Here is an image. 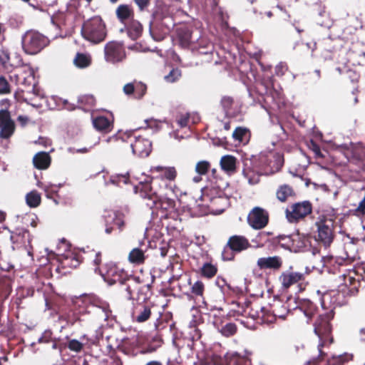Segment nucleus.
<instances>
[{
  "label": "nucleus",
  "instance_id": "obj_44",
  "mask_svg": "<svg viewBox=\"0 0 365 365\" xmlns=\"http://www.w3.org/2000/svg\"><path fill=\"white\" fill-rule=\"evenodd\" d=\"M26 202L30 207H37L41 202V197L37 190H32L26 194Z\"/></svg>",
  "mask_w": 365,
  "mask_h": 365
},
{
  "label": "nucleus",
  "instance_id": "obj_30",
  "mask_svg": "<svg viewBox=\"0 0 365 365\" xmlns=\"http://www.w3.org/2000/svg\"><path fill=\"white\" fill-rule=\"evenodd\" d=\"M115 15L120 22L127 24L134 19V11L132 6L120 4L115 9Z\"/></svg>",
  "mask_w": 365,
  "mask_h": 365
},
{
  "label": "nucleus",
  "instance_id": "obj_46",
  "mask_svg": "<svg viewBox=\"0 0 365 365\" xmlns=\"http://www.w3.org/2000/svg\"><path fill=\"white\" fill-rule=\"evenodd\" d=\"M52 23L56 25L60 30L67 29L68 16L64 13H60L53 16L51 19Z\"/></svg>",
  "mask_w": 365,
  "mask_h": 365
},
{
  "label": "nucleus",
  "instance_id": "obj_19",
  "mask_svg": "<svg viewBox=\"0 0 365 365\" xmlns=\"http://www.w3.org/2000/svg\"><path fill=\"white\" fill-rule=\"evenodd\" d=\"M154 303H132L131 317L133 321L143 323L148 321L151 315Z\"/></svg>",
  "mask_w": 365,
  "mask_h": 365
},
{
  "label": "nucleus",
  "instance_id": "obj_60",
  "mask_svg": "<svg viewBox=\"0 0 365 365\" xmlns=\"http://www.w3.org/2000/svg\"><path fill=\"white\" fill-rule=\"evenodd\" d=\"M67 347L71 351L80 352L83 348V344L76 339H71L68 341Z\"/></svg>",
  "mask_w": 365,
  "mask_h": 365
},
{
  "label": "nucleus",
  "instance_id": "obj_55",
  "mask_svg": "<svg viewBox=\"0 0 365 365\" xmlns=\"http://www.w3.org/2000/svg\"><path fill=\"white\" fill-rule=\"evenodd\" d=\"M110 181L112 184L119 186L120 183L127 184L129 181L128 174L117 175L110 177Z\"/></svg>",
  "mask_w": 365,
  "mask_h": 365
},
{
  "label": "nucleus",
  "instance_id": "obj_37",
  "mask_svg": "<svg viewBox=\"0 0 365 365\" xmlns=\"http://www.w3.org/2000/svg\"><path fill=\"white\" fill-rule=\"evenodd\" d=\"M294 240L290 235H279L269 240L268 242L273 246L279 245L286 250H292L294 248Z\"/></svg>",
  "mask_w": 365,
  "mask_h": 365
},
{
  "label": "nucleus",
  "instance_id": "obj_7",
  "mask_svg": "<svg viewBox=\"0 0 365 365\" xmlns=\"http://www.w3.org/2000/svg\"><path fill=\"white\" fill-rule=\"evenodd\" d=\"M117 142L123 152H131L140 158H145L149 155L152 150L151 142L145 138L140 135L135 137L134 140L131 136H126V139H117Z\"/></svg>",
  "mask_w": 365,
  "mask_h": 365
},
{
  "label": "nucleus",
  "instance_id": "obj_49",
  "mask_svg": "<svg viewBox=\"0 0 365 365\" xmlns=\"http://www.w3.org/2000/svg\"><path fill=\"white\" fill-rule=\"evenodd\" d=\"M62 264L63 267L76 268L80 265L81 260L79 259L78 255L71 254L70 255L66 256V257L63 261Z\"/></svg>",
  "mask_w": 365,
  "mask_h": 365
},
{
  "label": "nucleus",
  "instance_id": "obj_27",
  "mask_svg": "<svg viewBox=\"0 0 365 365\" xmlns=\"http://www.w3.org/2000/svg\"><path fill=\"white\" fill-rule=\"evenodd\" d=\"M271 312L272 313V315L267 316V317H270V319H264L270 323L275 321L277 318L284 319L289 314L285 302L281 301H277L272 305Z\"/></svg>",
  "mask_w": 365,
  "mask_h": 365
},
{
  "label": "nucleus",
  "instance_id": "obj_41",
  "mask_svg": "<svg viewBox=\"0 0 365 365\" xmlns=\"http://www.w3.org/2000/svg\"><path fill=\"white\" fill-rule=\"evenodd\" d=\"M192 118V123H197L198 118L192 116L190 113H180L175 117V122L180 128H185L190 125Z\"/></svg>",
  "mask_w": 365,
  "mask_h": 365
},
{
  "label": "nucleus",
  "instance_id": "obj_21",
  "mask_svg": "<svg viewBox=\"0 0 365 365\" xmlns=\"http://www.w3.org/2000/svg\"><path fill=\"white\" fill-rule=\"evenodd\" d=\"M210 359L214 365H223L224 361L226 365H246L247 362L246 356L237 353L227 354L224 359L217 354H212Z\"/></svg>",
  "mask_w": 365,
  "mask_h": 365
},
{
  "label": "nucleus",
  "instance_id": "obj_58",
  "mask_svg": "<svg viewBox=\"0 0 365 365\" xmlns=\"http://www.w3.org/2000/svg\"><path fill=\"white\" fill-rule=\"evenodd\" d=\"M210 168V164L206 160H202L197 163L195 171L200 175H205Z\"/></svg>",
  "mask_w": 365,
  "mask_h": 365
},
{
  "label": "nucleus",
  "instance_id": "obj_13",
  "mask_svg": "<svg viewBox=\"0 0 365 365\" xmlns=\"http://www.w3.org/2000/svg\"><path fill=\"white\" fill-rule=\"evenodd\" d=\"M11 101L7 98L1 99V139H9L16 130V123L11 118L13 111Z\"/></svg>",
  "mask_w": 365,
  "mask_h": 365
},
{
  "label": "nucleus",
  "instance_id": "obj_54",
  "mask_svg": "<svg viewBox=\"0 0 365 365\" xmlns=\"http://www.w3.org/2000/svg\"><path fill=\"white\" fill-rule=\"evenodd\" d=\"M197 43L199 45L198 49H199L200 53H208L212 52L213 46L210 41H208L204 38H201L199 40Z\"/></svg>",
  "mask_w": 365,
  "mask_h": 365
},
{
  "label": "nucleus",
  "instance_id": "obj_5",
  "mask_svg": "<svg viewBox=\"0 0 365 365\" xmlns=\"http://www.w3.org/2000/svg\"><path fill=\"white\" fill-rule=\"evenodd\" d=\"M1 240L4 243L10 242L13 250L25 247L28 255L33 257V248L31 245V237L26 229L16 228L14 231H11L4 227L1 228Z\"/></svg>",
  "mask_w": 365,
  "mask_h": 365
},
{
  "label": "nucleus",
  "instance_id": "obj_64",
  "mask_svg": "<svg viewBox=\"0 0 365 365\" xmlns=\"http://www.w3.org/2000/svg\"><path fill=\"white\" fill-rule=\"evenodd\" d=\"M310 148L317 157L324 158V155L321 152L319 145L314 140H311L310 142Z\"/></svg>",
  "mask_w": 365,
  "mask_h": 365
},
{
  "label": "nucleus",
  "instance_id": "obj_17",
  "mask_svg": "<svg viewBox=\"0 0 365 365\" xmlns=\"http://www.w3.org/2000/svg\"><path fill=\"white\" fill-rule=\"evenodd\" d=\"M317 235L316 240L325 247H329L334 240V225L331 220H321L316 223Z\"/></svg>",
  "mask_w": 365,
  "mask_h": 365
},
{
  "label": "nucleus",
  "instance_id": "obj_6",
  "mask_svg": "<svg viewBox=\"0 0 365 365\" xmlns=\"http://www.w3.org/2000/svg\"><path fill=\"white\" fill-rule=\"evenodd\" d=\"M81 35L92 43H100L107 36L106 24L100 16H93L83 24Z\"/></svg>",
  "mask_w": 365,
  "mask_h": 365
},
{
  "label": "nucleus",
  "instance_id": "obj_9",
  "mask_svg": "<svg viewBox=\"0 0 365 365\" xmlns=\"http://www.w3.org/2000/svg\"><path fill=\"white\" fill-rule=\"evenodd\" d=\"M307 272H297L290 267L289 269L283 271L279 276V282L284 290L289 289L291 287L296 285L299 291H303L308 284L306 280Z\"/></svg>",
  "mask_w": 365,
  "mask_h": 365
},
{
  "label": "nucleus",
  "instance_id": "obj_52",
  "mask_svg": "<svg viewBox=\"0 0 365 365\" xmlns=\"http://www.w3.org/2000/svg\"><path fill=\"white\" fill-rule=\"evenodd\" d=\"M217 272V267L211 263H205L201 268V274L207 278L213 277Z\"/></svg>",
  "mask_w": 365,
  "mask_h": 365
},
{
  "label": "nucleus",
  "instance_id": "obj_15",
  "mask_svg": "<svg viewBox=\"0 0 365 365\" xmlns=\"http://www.w3.org/2000/svg\"><path fill=\"white\" fill-rule=\"evenodd\" d=\"M312 205L309 201H303L292 204L285 210L286 217L291 223L298 222L312 213Z\"/></svg>",
  "mask_w": 365,
  "mask_h": 365
},
{
  "label": "nucleus",
  "instance_id": "obj_36",
  "mask_svg": "<svg viewBox=\"0 0 365 365\" xmlns=\"http://www.w3.org/2000/svg\"><path fill=\"white\" fill-rule=\"evenodd\" d=\"M299 306L300 311L302 312L309 320L318 313L317 307L309 299H304L299 300Z\"/></svg>",
  "mask_w": 365,
  "mask_h": 365
},
{
  "label": "nucleus",
  "instance_id": "obj_1",
  "mask_svg": "<svg viewBox=\"0 0 365 365\" xmlns=\"http://www.w3.org/2000/svg\"><path fill=\"white\" fill-rule=\"evenodd\" d=\"M322 307L323 312L319 314L314 324V333L319 338V343L317 346L319 355L308 361L306 365H345L352 359V355L345 353L338 356L334 355L326 359L327 354L322 349L324 346H329L334 342L330 322L334 319L335 313L334 308L327 309L325 307L324 299L322 301Z\"/></svg>",
  "mask_w": 365,
  "mask_h": 365
},
{
  "label": "nucleus",
  "instance_id": "obj_33",
  "mask_svg": "<svg viewBox=\"0 0 365 365\" xmlns=\"http://www.w3.org/2000/svg\"><path fill=\"white\" fill-rule=\"evenodd\" d=\"M96 98L92 95H83L78 98V106L77 107H67L68 110H74L76 108L81 109L84 111L91 110L96 106Z\"/></svg>",
  "mask_w": 365,
  "mask_h": 365
},
{
  "label": "nucleus",
  "instance_id": "obj_43",
  "mask_svg": "<svg viewBox=\"0 0 365 365\" xmlns=\"http://www.w3.org/2000/svg\"><path fill=\"white\" fill-rule=\"evenodd\" d=\"M222 170L227 172H233L236 168V158L232 155H225L220 160Z\"/></svg>",
  "mask_w": 365,
  "mask_h": 365
},
{
  "label": "nucleus",
  "instance_id": "obj_53",
  "mask_svg": "<svg viewBox=\"0 0 365 365\" xmlns=\"http://www.w3.org/2000/svg\"><path fill=\"white\" fill-rule=\"evenodd\" d=\"M181 76V71L179 68H173L168 75L165 76L164 78L168 83H174L178 81Z\"/></svg>",
  "mask_w": 365,
  "mask_h": 365
},
{
  "label": "nucleus",
  "instance_id": "obj_62",
  "mask_svg": "<svg viewBox=\"0 0 365 365\" xmlns=\"http://www.w3.org/2000/svg\"><path fill=\"white\" fill-rule=\"evenodd\" d=\"M45 192V195L48 198L53 199L57 193V187L53 185H44L42 187Z\"/></svg>",
  "mask_w": 365,
  "mask_h": 365
},
{
  "label": "nucleus",
  "instance_id": "obj_35",
  "mask_svg": "<svg viewBox=\"0 0 365 365\" xmlns=\"http://www.w3.org/2000/svg\"><path fill=\"white\" fill-rule=\"evenodd\" d=\"M58 319L65 322L68 326H73L77 323L81 324L83 321L80 314L73 309L62 312L59 315Z\"/></svg>",
  "mask_w": 365,
  "mask_h": 365
},
{
  "label": "nucleus",
  "instance_id": "obj_32",
  "mask_svg": "<svg viewBox=\"0 0 365 365\" xmlns=\"http://www.w3.org/2000/svg\"><path fill=\"white\" fill-rule=\"evenodd\" d=\"M51 163V158L46 152H38L33 158L34 166L38 170L48 168Z\"/></svg>",
  "mask_w": 365,
  "mask_h": 365
},
{
  "label": "nucleus",
  "instance_id": "obj_20",
  "mask_svg": "<svg viewBox=\"0 0 365 365\" xmlns=\"http://www.w3.org/2000/svg\"><path fill=\"white\" fill-rule=\"evenodd\" d=\"M323 266L327 269L329 272L335 274L340 268L350 264L354 259L349 257H334L327 255L322 257Z\"/></svg>",
  "mask_w": 365,
  "mask_h": 365
},
{
  "label": "nucleus",
  "instance_id": "obj_10",
  "mask_svg": "<svg viewBox=\"0 0 365 365\" xmlns=\"http://www.w3.org/2000/svg\"><path fill=\"white\" fill-rule=\"evenodd\" d=\"M364 275L359 274L356 271L348 269L346 272L339 276L342 282L339 285L340 291L349 296H355L359 292V288L361 286V281L365 283Z\"/></svg>",
  "mask_w": 365,
  "mask_h": 365
},
{
  "label": "nucleus",
  "instance_id": "obj_25",
  "mask_svg": "<svg viewBox=\"0 0 365 365\" xmlns=\"http://www.w3.org/2000/svg\"><path fill=\"white\" fill-rule=\"evenodd\" d=\"M346 155L348 158L364 161L365 160V145L362 143H350L346 146Z\"/></svg>",
  "mask_w": 365,
  "mask_h": 365
},
{
  "label": "nucleus",
  "instance_id": "obj_23",
  "mask_svg": "<svg viewBox=\"0 0 365 365\" xmlns=\"http://www.w3.org/2000/svg\"><path fill=\"white\" fill-rule=\"evenodd\" d=\"M123 90L125 95L133 96L135 99L139 100L146 93L147 86L140 81H134L132 83H126Z\"/></svg>",
  "mask_w": 365,
  "mask_h": 365
},
{
  "label": "nucleus",
  "instance_id": "obj_2",
  "mask_svg": "<svg viewBox=\"0 0 365 365\" xmlns=\"http://www.w3.org/2000/svg\"><path fill=\"white\" fill-rule=\"evenodd\" d=\"M17 88L15 96L19 88H31L35 86L34 71L31 67L17 68L11 58L10 53L7 50H1V95L10 93L12 90Z\"/></svg>",
  "mask_w": 365,
  "mask_h": 365
},
{
  "label": "nucleus",
  "instance_id": "obj_11",
  "mask_svg": "<svg viewBox=\"0 0 365 365\" xmlns=\"http://www.w3.org/2000/svg\"><path fill=\"white\" fill-rule=\"evenodd\" d=\"M251 245L247 237L243 235H232L222 252V258L225 261L233 260L235 254L247 250Z\"/></svg>",
  "mask_w": 365,
  "mask_h": 365
},
{
  "label": "nucleus",
  "instance_id": "obj_57",
  "mask_svg": "<svg viewBox=\"0 0 365 365\" xmlns=\"http://www.w3.org/2000/svg\"><path fill=\"white\" fill-rule=\"evenodd\" d=\"M274 159V165L271 167V173H275L279 171L281 168L283 166L284 160L282 158V156L279 154H274L272 156Z\"/></svg>",
  "mask_w": 365,
  "mask_h": 365
},
{
  "label": "nucleus",
  "instance_id": "obj_63",
  "mask_svg": "<svg viewBox=\"0 0 365 365\" xmlns=\"http://www.w3.org/2000/svg\"><path fill=\"white\" fill-rule=\"evenodd\" d=\"M98 304H99L96 305V307L102 309L104 319H108L112 313L109 305L105 302H98Z\"/></svg>",
  "mask_w": 365,
  "mask_h": 365
},
{
  "label": "nucleus",
  "instance_id": "obj_34",
  "mask_svg": "<svg viewBox=\"0 0 365 365\" xmlns=\"http://www.w3.org/2000/svg\"><path fill=\"white\" fill-rule=\"evenodd\" d=\"M177 36L179 43L182 48H188L192 43V31L186 26L177 29Z\"/></svg>",
  "mask_w": 365,
  "mask_h": 365
},
{
  "label": "nucleus",
  "instance_id": "obj_56",
  "mask_svg": "<svg viewBox=\"0 0 365 365\" xmlns=\"http://www.w3.org/2000/svg\"><path fill=\"white\" fill-rule=\"evenodd\" d=\"M284 302L286 304L288 313H290L292 311L296 310L297 309L300 310L299 301H298L296 298L289 297Z\"/></svg>",
  "mask_w": 365,
  "mask_h": 365
},
{
  "label": "nucleus",
  "instance_id": "obj_59",
  "mask_svg": "<svg viewBox=\"0 0 365 365\" xmlns=\"http://www.w3.org/2000/svg\"><path fill=\"white\" fill-rule=\"evenodd\" d=\"M247 131L248 130L245 128L237 127L234 130L232 133V137L235 140L242 142L244 137L247 134Z\"/></svg>",
  "mask_w": 365,
  "mask_h": 365
},
{
  "label": "nucleus",
  "instance_id": "obj_39",
  "mask_svg": "<svg viewBox=\"0 0 365 365\" xmlns=\"http://www.w3.org/2000/svg\"><path fill=\"white\" fill-rule=\"evenodd\" d=\"M128 36L133 39H138L143 33V26L137 20L134 19L128 21V24L126 27Z\"/></svg>",
  "mask_w": 365,
  "mask_h": 365
},
{
  "label": "nucleus",
  "instance_id": "obj_40",
  "mask_svg": "<svg viewBox=\"0 0 365 365\" xmlns=\"http://www.w3.org/2000/svg\"><path fill=\"white\" fill-rule=\"evenodd\" d=\"M128 260L130 263L135 264H143L145 261L144 251L140 248H133L128 255Z\"/></svg>",
  "mask_w": 365,
  "mask_h": 365
},
{
  "label": "nucleus",
  "instance_id": "obj_22",
  "mask_svg": "<svg viewBox=\"0 0 365 365\" xmlns=\"http://www.w3.org/2000/svg\"><path fill=\"white\" fill-rule=\"evenodd\" d=\"M282 258L277 255L259 257L257 261V266L261 270L269 269L277 272L282 267Z\"/></svg>",
  "mask_w": 365,
  "mask_h": 365
},
{
  "label": "nucleus",
  "instance_id": "obj_14",
  "mask_svg": "<svg viewBox=\"0 0 365 365\" xmlns=\"http://www.w3.org/2000/svg\"><path fill=\"white\" fill-rule=\"evenodd\" d=\"M104 58L106 62L118 63L126 58V52L123 43L117 41H110L104 46Z\"/></svg>",
  "mask_w": 365,
  "mask_h": 365
},
{
  "label": "nucleus",
  "instance_id": "obj_8",
  "mask_svg": "<svg viewBox=\"0 0 365 365\" xmlns=\"http://www.w3.org/2000/svg\"><path fill=\"white\" fill-rule=\"evenodd\" d=\"M49 43L46 36L38 31L30 30L22 37V48L29 55H35L43 50Z\"/></svg>",
  "mask_w": 365,
  "mask_h": 365
},
{
  "label": "nucleus",
  "instance_id": "obj_16",
  "mask_svg": "<svg viewBox=\"0 0 365 365\" xmlns=\"http://www.w3.org/2000/svg\"><path fill=\"white\" fill-rule=\"evenodd\" d=\"M105 232L110 235L115 230L118 229L121 232L125 227V215L120 211H115L103 216Z\"/></svg>",
  "mask_w": 365,
  "mask_h": 365
},
{
  "label": "nucleus",
  "instance_id": "obj_26",
  "mask_svg": "<svg viewBox=\"0 0 365 365\" xmlns=\"http://www.w3.org/2000/svg\"><path fill=\"white\" fill-rule=\"evenodd\" d=\"M14 278V265L10 263H7L5 266L1 264V294H3V289L9 292Z\"/></svg>",
  "mask_w": 365,
  "mask_h": 365
},
{
  "label": "nucleus",
  "instance_id": "obj_48",
  "mask_svg": "<svg viewBox=\"0 0 365 365\" xmlns=\"http://www.w3.org/2000/svg\"><path fill=\"white\" fill-rule=\"evenodd\" d=\"M73 63L78 68H83L88 67L91 64V61L86 54L78 53L73 60Z\"/></svg>",
  "mask_w": 365,
  "mask_h": 365
},
{
  "label": "nucleus",
  "instance_id": "obj_4",
  "mask_svg": "<svg viewBox=\"0 0 365 365\" xmlns=\"http://www.w3.org/2000/svg\"><path fill=\"white\" fill-rule=\"evenodd\" d=\"M153 280V276L150 283L145 279L142 274L130 277L125 288L128 299L131 300L132 303H153L151 284Z\"/></svg>",
  "mask_w": 365,
  "mask_h": 365
},
{
  "label": "nucleus",
  "instance_id": "obj_38",
  "mask_svg": "<svg viewBox=\"0 0 365 365\" xmlns=\"http://www.w3.org/2000/svg\"><path fill=\"white\" fill-rule=\"evenodd\" d=\"M295 195L293 187L287 184H283L278 187L276 191V197L277 200L282 202H285L291 197Z\"/></svg>",
  "mask_w": 365,
  "mask_h": 365
},
{
  "label": "nucleus",
  "instance_id": "obj_50",
  "mask_svg": "<svg viewBox=\"0 0 365 365\" xmlns=\"http://www.w3.org/2000/svg\"><path fill=\"white\" fill-rule=\"evenodd\" d=\"M237 328L235 323L229 322L222 325L220 329V333L226 336L230 337L233 336L237 332Z\"/></svg>",
  "mask_w": 365,
  "mask_h": 365
},
{
  "label": "nucleus",
  "instance_id": "obj_18",
  "mask_svg": "<svg viewBox=\"0 0 365 365\" xmlns=\"http://www.w3.org/2000/svg\"><path fill=\"white\" fill-rule=\"evenodd\" d=\"M247 222L255 230L263 229L269 222V213L260 207H255L248 214Z\"/></svg>",
  "mask_w": 365,
  "mask_h": 365
},
{
  "label": "nucleus",
  "instance_id": "obj_24",
  "mask_svg": "<svg viewBox=\"0 0 365 365\" xmlns=\"http://www.w3.org/2000/svg\"><path fill=\"white\" fill-rule=\"evenodd\" d=\"M151 172L152 173H158L156 176L153 177L150 180H157V185H158V178L173 181L175 180L178 175L177 170L174 167L155 166L151 168Z\"/></svg>",
  "mask_w": 365,
  "mask_h": 365
},
{
  "label": "nucleus",
  "instance_id": "obj_47",
  "mask_svg": "<svg viewBox=\"0 0 365 365\" xmlns=\"http://www.w3.org/2000/svg\"><path fill=\"white\" fill-rule=\"evenodd\" d=\"M163 340L156 336L153 338L150 343H149L145 347H144L141 351V354H150L155 352L158 348L162 346Z\"/></svg>",
  "mask_w": 365,
  "mask_h": 365
},
{
  "label": "nucleus",
  "instance_id": "obj_29",
  "mask_svg": "<svg viewBox=\"0 0 365 365\" xmlns=\"http://www.w3.org/2000/svg\"><path fill=\"white\" fill-rule=\"evenodd\" d=\"M92 122L93 127L101 133H110L113 128V120L103 115L93 118Z\"/></svg>",
  "mask_w": 365,
  "mask_h": 365
},
{
  "label": "nucleus",
  "instance_id": "obj_12",
  "mask_svg": "<svg viewBox=\"0 0 365 365\" xmlns=\"http://www.w3.org/2000/svg\"><path fill=\"white\" fill-rule=\"evenodd\" d=\"M101 272L104 280L110 285L120 283L127 286L129 279L134 276L128 275L123 269L113 263L106 264Z\"/></svg>",
  "mask_w": 365,
  "mask_h": 365
},
{
  "label": "nucleus",
  "instance_id": "obj_28",
  "mask_svg": "<svg viewBox=\"0 0 365 365\" xmlns=\"http://www.w3.org/2000/svg\"><path fill=\"white\" fill-rule=\"evenodd\" d=\"M264 86L265 103H271L277 106H279L283 101L282 93L276 90L270 83H267V84L264 85Z\"/></svg>",
  "mask_w": 365,
  "mask_h": 365
},
{
  "label": "nucleus",
  "instance_id": "obj_45",
  "mask_svg": "<svg viewBox=\"0 0 365 365\" xmlns=\"http://www.w3.org/2000/svg\"><path fill=\"white\" fill-rule=\"evenodd\" d=\"M189 284L190 285L191 293L193 296L198 298H203L205 292V284L200 281L197 280L192 284L191 280H189Z\"/></svg>",
  "mask_w": 365,
  "mask_h": 365
},
{
  "label": "nucleus",
  "instance_id": "obj_31",
  "mask_svg": "<svg viewBox=\"0 0 365 365\" xmlns=\"http://www.w3.org/2000/svg\"><path fill=\"white\" fill-rule=\"evenodd\" d=\"M16 93L21 94V98L24 102L35 108H40L41 106L34 100V98H30V96H39L38 90L36 88V83L34 86V90L31 88H19Z\"/></svg>",
  "mask_w": 365,
  "mask_h": 365
},
{
  "label": "nucleus",
  "instance_id": "obj_42",
  "mask_svg": "<svg viewBox=\"0 0 365 365\" xmlns=\"http://www.w3.org/2000/svg\"><path fill=\"white\" fill-rule=\"evenodd\" d=\"M242 173L250 185H256L260 180L261 174L251 167L246 166L243 169Z\"/></svg>",
  "mask_w": 365,
  "mask_h": 365
},
{
  "label": "nucleus",
  "instance_id": "obj_51",
  "mask_svg": "<svg viewBox=\"0 0 365 365\" xmlns=\"http://www.w3.org/2000/svg\"><path fill=\"white\" fill-rule=\"evenodd\" d=\"M221 106L227 116L231 115V111L234 105V99L230 96H224L220 101Z\"/></svg>",
  "mask_w": 365,
  "mask_h": 365
},
{
  "label": "nucleus",
  "instance_id": "obj_61",
  "mask_svg": "<svg viewBox=\"0 0 365 365\" xmlns=\"http://www.w3.org/2000/svg\"><path fill=\"white\" fill-rule=\"evenodd\" d=\"M24 223L32 227H36L38 223V217L35 214L27 215L24 217Z\"/></svg>",
  "mask_w": 365,
  "mask_h": 365
},
{
  "label": "nucleus",
  "instance_id": "obj_3",
  "mask_svg": "<svg viewBox=\"0 0 365 365\" xmlns=\"http://www.w3.org/2000/svg\"><path fill=\"white\" fill-rule=\"evenodd\" d=\"M134 192L145 201V205L152 210V214L162 212L160 218H168V212L175 207V201L171 198H163L157 188V180L140 182L134 187Z\"/></svg>",
  "mask_w": 365,
  "mask_h": 365
}]
</instances>
